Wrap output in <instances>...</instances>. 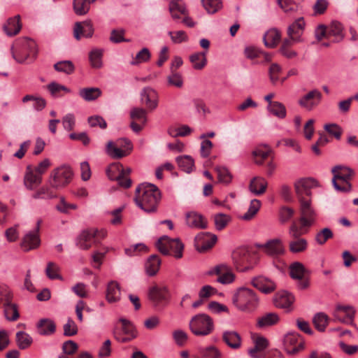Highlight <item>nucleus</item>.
Listing matches in <instances>:
<instances>
[{"label": "nucleus", "instance_id": "1", "mask_svg": "<svg viewBox=\"0 0 358 358\" xmlns=\"http://www.w3.org/2000/svg\"><path fill=\"white\" fill-rule=\"evenodd\" d=\"M160 199V191L153 184L142 183L136 189L134 201L145 213L156 212Z\"/></svg>", "mask_w": 358, "mask_h": 358}, {"label": "nucleus", "instance_id": "2", "mask_svg": "<svg viewBox=\"0 0 358 358\" xmlns=\"http://www.w3.org/2000/svg\"><path fill=\"white\" fill-rule=\"evenodd\" d=\"M231 301L238 310L248 313L254 312L259 306V298L255 292L244 287L234 292Z\"/></svg>", "mask_w": 358, "mask_h": 358}, {"label": "nucleus", "instance_id": "3", "mask_svg": "<svg viewBox=\"0 0 358 358\" xmlns=\"http://www.w3.org/2000/svg\"><path fill=\"white\" fill-rule=\"evenodd\" d=\"M13 57L19 63L36 58L37 54L36 44L29 38H19L11 48Z\"/></svg>", "mask_w": 358, "mask_h": 358}, {"label": "nucleus", "instance_id": "4", "mask_svg": "<svg viewBox=\"0 0 358 358\" xmlns=\"http://www.w3.org/2000/svg\"><path fill=\"white\" fill-rule=\"evenodd\" d=\"M189 329L196 336H206L213 332L214 323L209 315L200 313L194 315L191 319Z\"/></svg>", "mask_w": 358, "mask_h": 358}, {"label": "nucleus", "instance_id": "5", "mask_svg": "<svg viewBox=\"0 0 358 358\" xmlns=\"http://www.w3.org/2000/svg\"><path fill=\"white\" fill-rule=\"evenodd\" d=\"M155 245L158 250L164 255H169L172 252L176 259L182 257L184 245L179 238H171L167 236H163L157 240Z\"/></svg>", "mask_w": 358, "mask_h": 358}, {"label": "nucleus", "instance_id": "6", "mask_svg": "<svg viewBox=\"0 0 358 358\" xmlns=\"http://www.w3.org/2000/svg\"><path fill=\"white\" fill-rule=\"evenodd\" d=\"M73 171L70 167L62 166L52 171L48 179V185L55 190L65 187L70 182Z\"/></svg>", "mask_w": 358, "mask_h": 358}, {"label": "nucleus", "instance_id": "7", "mask_svg": "<svg viewBox=\"0 0 358 358\" xmlns=\"http://www.w3.org/2000/svg\"><path fill=\"white\" fill-rule=\"evenodd\" d=\"M289 275L294 280H299L297 287L300 289H305L310 285L309 280L307 275L310 272L304 265L299 262H295L290 264L289 267Z\"/></svg>", "mask_w": 358, "mask_h": 358}, {"label": "nucleus", "instance_id": "8", "mask_svg": "<svg viewBox=\"0 0 358 358\" xmlns=\"http://www.w3.org/2000/svg\"><path fill=\"white\" fill-rule=\"evenodd\" d=\"M119 321L122 323L121 329L116 327L113 331L115 338L120 343H127L136 336L135 328L132 323L124 318H120Z\"/></svg>", "mask_w": 358, "mask_h": 358}, {"label": "nucleus", "instance_id": "9", "mask_svg": "<svg viewBox=\"0 0 358 358\" xmlns=\"http://www.w3.org/2000/svg\"><path fill=\"white\" fill-rule=\"evenodd\" d=\"M301 203L300 211L301 228L309 227L315 222L316 213L310 205V199L308 198H302L299 200Z\"/></svg>", "mask_w": 358, "mask_h": 358}, {"label": "nucleus", "instance_id": "10", "mask_svg": "<svg viewBox=\"0 0 358 358\" xmlns=\"http://www.w3.org/2000/svg\"><path fill=\"white\" fill-rule=\"evenodd\" d=\"M322 94L317 89H313L302 96L299 100V105L308 111L313 110L320 105Z\"/></svg>", "mask_w": 358, "mask_h": 358}, {"label": "nucleus", "instance_id": "11", "mask_svg": "<svg viewBox=\"0 0 358 358\" xmlns=\"http://www.w3.org/2000/svg\"><path fill=\"white\" fill-rule=\"evenodd\" d=\"M256 247L271 257H278L285 253V248L282 241L280 238H273L265 243L257 244Z\"/></svg>", "mask_w": 358, "mask_h": 358}, {"label": "nucleus", "instance_id": "12", "mask_svg": "<svg viewBox=\"0 0 358 358\" xmlns=\"http://www.w3.org/2000/svg\"><path fill=\"white\" fill-rule=\"evenodd\" d=\"M209 275H217L218 277L216 281L222 285L232 283L235 280V275L231 268L225 264L215 266L208 271Z\"/></svg>", "mask_w": 358, "mask_h": 358}, {"label": "nucleus", "instance_id": "13", "mask_svg": "<svg viewBox=\"0 0 358 358\" xmlns=\"http://www.w3.org/2000/svg\"><path fill=\"white\" fill-rule=\"evenodd\" d=\"M217 237L210 232H200L194 238V246L199 252H204L211 248L217 242Z\"/></svg>", "mask_w": 358, "mask_h": 358}, {"label": "nucleus", "instance_id": "14", "mask_svg": "<svg viewBox=\"0 0 358 358\" xmlns=\"http://www.w3.org/2000/svg\"><path fill=\"white\" fill-rule=\"evenodd\" d=\"M283 345L285 350L289 355L297 353L303 347L300 336L295 332H289L285 336Z\"/></svg>", "mask_w": 358, "mask_h": 358}, {"label": "nucleus", "instance_id": "15", "mask_svg": "<svg viewBox=\"0 0 358 358\" xmlns=\"http://www.w3.org/2000/svg\"><path fill=\"white\" fill-rule=\"evenodd\" d=\"M40 224L41 220H38L36 229L28 232L24 236L21 243V248L24 252L34 250L40 245L41 240L38 235Z\"/></svg>", "mask_w": 358, "mask_h": 358}, {"label": "nucleus", "instance_id": "16", "mask_svg": "<svg viewBox=\"0 0 358 358\" xmlns=\"http://www.w3.org/2000/svg\"><path fill=\"white\" fill-rule=\"evenodd\" d=\"M148 298L155 306H158L163 302L167 303L169 300L170 294L166 287L155 285L150 288Z\"/></svg>", "mask_w": 358, "mask_h": 358}, {"label": "nucleus", "instance_id": "17", "mask_svg": "<svg viewBox=\"0 0 358 358\" xmlns=\"http://www.w3.org/2000/svg\"><path fill=\"white\" fill-rule=\"evenodd\" d=\"M141 101L150 110L156 109L158 106V94L150 87H144L141 92Z\"/></svg>", "mask_w": 358, "mask_h": 358}, {"label": "nucleus", "instance_id": "18", "mask_svg": "<svg viewBox=\"0 0 358 358\" xmlns=\"http://www.w3.org/2000/svg\"><path fill=\"white\" fill-rule=\"evenodd\" d=\"M97 234L98 230L96 229L83 230L76 239V246L80 250H89L92 247V240L97 236Z\"/></svg>", "mask_w": 358, "mask_h": 358}, {"label": "nucleus", "instance_id": "19", "mask_svg": "<svg viewBox=\"0 0 358 358\" xmlns=\"http://www.w3.org/2000/svg\"><path fill=\"white\" fill-rule=\"evenodd\" d=\"M43 180V178L34 172V167L28 165L26 167L23 182L28 190H34L39 186Z\"/></svg>", "mask_w": 358, "mask_h": 358}, {"label": "nucleus", "instance_id": "20", "mask_svg": "<svg viewBox=\"0 0 358 358\" xmlns=\"http://www.w3.org/2000/svg\"><path fill=\"white\" fill-rule=\"evenodd\" d=\"M355 311L352 307L348 306L338 305L334 310L335 318L345 324L353 323Z\"/></svg>", "mask_w": 358, "mask_h": 358}, {"label": "nucleus", "instance_id": "21", "mask_svg": "<svg viewBox=\"0 0 358 358\" xmlns=\"http://www.w3.org/2000/svg\"><path fill=\"white\" fill-rule=\"evenodd\" d=\"M251 283L255 288L264 294H270L276 289V285L272 280L262 275L253 278Z\"/></svg>", "mask_w": 358, "mask_h": 358}, {"label": "nucleus", "instance_id": "22", "mask_svg": "<svg viewBox=\"0 0 358 358\" xmlns=\"http://www.w3.org/2000/svg\"><path fill=\"white\" fill-rule=\"evenodd\" d=\"M315 185V180L313 178H302L295 183L296 193L299 199L308 198L310 195V189Z\"/></svg>", "mask_w": 358, "mask_h": 358}, {"label": "nucleus", "instance_id": "23", "mask_svg": "<svg viewBox=\"0 0 358 358\" xmlns=\"http://www.w3.org/2000/svg\"><path fill=\"white\" fill-rule=\"evenodd\" d=\"M93 33L94 28L90 21L78 22L75 24L73 36L77 40H80L82 36L92 37Z\"/></svg>", "mask_w": 358, "mask_h": 358}, {"label": "nucleus", "instance_id": "24", "mask_svg": "<svg viewBox=\"0 0 358 358\" xmlns=\"http://www.w3.org/2000/svg\"><path fill=\"white\" fill-rule=\"evenodd\" d=\"M294 301V296L286 291L278 292L273 299L275 306L283 309L289 308Z\"/></svg>", "mask_w": 358, "mask_h": 358}, {"label": "nucleus", "instance_id": "25", "mask_svg": "<svg viewBox=\"0 0 358 358\" xmlns=\"http://www.w3.org/2000/svg\"><path fill=\"white\" fill-rule=\"evenodd\" d=\"M186 224L191 228L206 229V219L196 212H189L186 214Z\"/></svg>", "mask_w": 358, "mask_h": 358}, {"label": "nucleus", "instance_id": "26", "mask_svg": "<svg viewBox=\"0 0 358 358\" xmlns=\"http://www.w3.org/2000/svg\"><path fill=\"white\" fill-rule=\"evenodd\" d=\"M223 341L231 349L237 350L241 348L242 339L240 334L235 331H225L222 333Z\"/></svg>", "mask_w": 358, "mask_h": 358}, {"label": "nucleus", "instance_id": "27", "mask_svg": "<svg viewBox=\"0 0 358 358\" xmlns=\"http://www.w3.org/2000/svg\"><path fill=\"white\" fill-rule=\"evenodd\" d=\"M37 331L42 336H50L56 331V325L53 320L48 318L41 319L36 324Z\"/></svg>", "mask_w": 358, "mask_h": 358}, {"label": "nucleus", "instance_id": "28", "mask_svg": "<svg viewBox=\"0 0 358 358\" xmlns=\"http://www.w3.org/2000/svg\"><path fill=\"white\" fill-rule=\"evenodd\" d=\"M20 16L19 15H15L13 17L9 18L7 22L4 24L3 29L6 35L8 36H13L17 34L21 28L22 25L20 22Z\"/></svg>", "mask_w": 358, "mask_h": 358}, {"label": "nucleus", "instance_id": "29", "mask_svg": "<svg viewBox=\"0 0 358 358\" xmlns=\"http://www.w3.org/2000/svg\"><path fill=\"white\" fill-rule=\"evenodd\" d=\"M120 287L117 282L112 280L108 283L106 288V300L109 303H115L120 299Z\"/></svg>", "mask_w": 358, "mask_h": 358}, {"label": "nucleus", "instance_id": "30", "mask_svg": "<svg viewBox=\"0 0 358 358\" xmlns=\"http://www.w3.org/2000/svg\"><path fill=\"white\" fill-rule=\"evenodd\" d=\"M267 182L264 178L255 177L250 182L249 189L254 194L261 195L265 192Z\"/></svg>", "mask_w": 358, "mask_h": 358}, {"label": "nucleus", "instance_id": "31", "mask_svg": "<svg viewBox=\"0 0 358 358\" xmlns=\"http://www.w3.org/2000/svg\"><path fill=\"white\" fill-rule=\"evenodd\" d=\"M161 265V260L157 255H152L148 257L145 264V270L149 276L157 274Z\"/></svg>", "mask_w": 358, "mask_h": 358}, {"label": "nucleus", "instance_id": "32", "mask_svg": "<svg viewBox=\"0 0 358 358\" xmlns=\"http://www.w3.org/2000/svg\"><path fill=\"white\" fill-rule=\"evenodd\" d=\"M280 33L276 29H271L266 31L263 37L266 47L273 48L276 46L280 39Z\"/></svg>", "mask_w": 358, "mask_h": 358}, {"label": "nucleus", "instance_id": "33", "mask_svg": "<svg viewBox=\"0 0 358 358\" xmlns=\"http://www.w3.org/2000/svg\"><path fill=\"white\" fill-rule=\"evenodd\" d=\"M189 61L195 70H201L207 64L206 52H197L189 56Z\"/></svg>", "mask_w": 358, "mask_h": 358}, {"label": "nucleus", "instance_id": "34", "mask_svg": "<svg viewBox=\"0 0 358 358\" xmlns=\"http://www.w3.org/2000/svg\"><path fill=\"white\" fill-rule=\"evenodd\" d=\"M331 36L335 37L334 42H340L343 39V27L341 23L337 21L331 23L327 31V38Z\"/></svg>", "mask_w": 358, "mask_h": 358}, {"label": "nucleus", "instance_id": "35", "mask_svg": "<svg viewBox=\"0 0 358 358\" xmlns=\"http://www.w3.org/2000/svg\"><path fill=\"white\" fill-rule=\"evenodd\" d=\"M308 245V241L306 238H294L289 243V250L294 254L301 253L307 250Z\"/></svg>", "mask_w": 358, "mask_h": 358}, {"label": "nucleus", "instance_id": "36", "mask_svg": "<svg viewBox=\"0 0 358 358\" xmlns=\"http://www.w3.org/2000/svg\"><path fill=\"white\" fill-rule=\"evenodd\" d=\"M79 95L86 101H92L101 95V91L98 87H85L79 90Z\"/></svg>", "mask_w": 358, "mask_h": 358}, {"label": "nucleus", "instance_id": "37", "mask_svg": "<svg viewBox=\"0 0 358 358\" xmlns=\"http://www.w3.org/2000/svg\"><path fill=\"white\" fill-rule=\"evenodd\" d=\"M279 316L275 313H268L258 319L257 326L264 328L277 324L279 321Z\"/></svg>", "mask_w": 358, "mask_h": 358}, {"label": "nucleus", "instance_id": "38", "mask_svg": "<svg viewBox=\"0 0 358 358\" xmlns=\"http://www.w3.org/2000/svg\"><path fill=\"white\" fill-rule=\"evenodd\" d=\"M331 172L334 175V178H337L339 179L351 180L354 175V171L352 169L349 167L342 166H334L332 169Z\"/></svg>", "mask_w": 358, "mask_h": 358}, {"label": "nucleus", "instance_id": "39", "mask_svg": "<svg viewBox=\"0 0 358 358\" xmlns=\"http://www.w3.org/2000/svg\"><path fill=\"white\" fill-rule=\"evenodd\" d=\"M53 188L50 185L43 186L36 191L31 197L34 199H51L56 197V194L53 192Z\"/></svg>", "mask_w": 358, "mask_h": 358}, {"label": "nucleus", "instance_id": "40", "mask_svg": "<svg viewBox=\"0 0 358 358\" xmlns=\"http://www.w3.org/2000/svg\"><path fill=\"white\" fill-rule=\"evenodd\" d=\"M169 10L173 19H179L180 15L176 13L180 14H186V8L182 0H173L169 4Z\"/></svg>", "mask_w": 358, "mask_h": 358}, {"label": "nucleus", "instance_id": "41", "mask_svg": "<svg viewBox=\"0 0 358 358\" xmlns=\"http://www.w3.org/2000/svg\"><path fill=\"white\" fill-rule=\"evenodd\" d=\"M176 162L179 167L182 171L187 173H190L192 171L193 168L194 166V161L192 158V157L189 155L178 157L176 158Z\"/></svg>", "mask_w": 358, "mask_h": 358}, {"label": "nucleus", "instance_id": "42", "mask_svg": "<svg viewBox=\"0 0 358 358\" xmlns=\"http://www.w3.org/2000/svg\"><path fill=\"white\" fill-rule=\"evenodd\" d=\"M267 110L278 118L283 119L286 117L285 106L280 102L274 101L271 105H268Z\"/></svg>", "mask_w": 358, "mask_h": 358}, {"label": "nucleus", "instance_id": "43", "mask_svg": "<svg viewBox=\"0 0 358 358\" xmlns=\"http://www.w3.org/2000/svg\"><path fill=\"white\" fill-rule=\"evenodd\" d=\"M261 207V201L258 199H252L250 201L248 211L241 216V219L243 220H251L259 211Z\"/></svg>", "mask_w": 358, "mask_h": 358}, {"label": "nucleus", "instance_id": "44", "mask_svg": "<svg viewBox=\"0 0 358 358\" xmlns=\"http://www.w3.org/2000/svg\"><path fill=\"white\" fill-rule=\"evenodd\" d=\"M329 321V317L324 313H318L313 318L315 327L319 331H324Z\"/></svg>", "mask_w": 358, "mask_h": 358}, {"label": "nucleus", "instance_id": "45", "mask_svg": "<svg viewBox=\"0 0 358 358\" xmlns=\"http://www.w3.org/2000/svg\"><path fill=\"white\" fill-rule=\"evenodd\" d=\"M54 69L58 72L67 75L72 74L75 71V66L70 60L60 61L54 64Z\"/></svg>", "mask_w": 358, "mask_h": 358}, {"label": "nucleus", "instance_id": "46", "mask_svg": "<svg viewBox=\"0 0 358 358\" xmlns=\"http://www.w3.org/2000/svg\"><path fill=\"white\" fill-rule=\"evenodd\" d=\"M17 346L21 350L28 348L33 342L32 338L24 331H18L16 334Z\"/></svg>", "mask_w": 358, "mask_h": 358}, {"label": "nucleus", "instance_id": "47", "mask_svg": "<svg viewBox=\"0 0 358 358\" xmlns=\"http://www.w3.org/2000/svg\"><path fill=\"white\" fill-rule=\"evenodd\" d=\"M215 229L221 231L224 229L231 221V217L224 213H217L213 217Z\"/></svg>", "mask_w": 358, "mask_h": 358}, {"label": "nucleus", "instance_id": "48", "mask_svg": "<svg viewBox=\"0 0 358 358\" xmlns=\"http://www.w3.org/2000/svg\"><path fill=\"white\" fill-rule=\"evenodd\" d=\"M3 307L4 308V315L8 320L15 321L19 318L20 315L16 304L10 302L3 306Z\"/></svg>", "mask_w": 358, "mask_h": 358}, {"label": "nucleus", "instance_id": "49", "mask_svg": "<svg viewBox=\"0 0 358 358\" xmlns=\"http://www.w3.org/2000/svg\"><path fill=\"white\" fill-rule=\"evenodd\" d=\"M90 0H73V10L78 15L86 14L90 8Z\"/></svg>", "mask_w": 358, "mask_h": 358}, {"label": "nucleus", "instance_id": "50", "mask_svg": "<svg viewBox=\"0 0 358 358\" xmlns=\"http://www.w3.org/2000/svg\"><path fill=\"white\" fill-rule=\"evenodd\" d=\"M350 180L339 179L337 178H332V184L335 189L341 192H349L352 189Z\"/></svg>", "mask_w": 358, "mask_h": 358}, {"label": "nucleus", "instance_id": "51", "mask_svg": "<svg viewBox=\"0 0 358 358\" xmlns=\"http://www.w3.org/2000/svg\"><path fill=\"white\" fill-rule=\"evenodd\" d=\"M103 51L100 49H94L90 52L89 58L93 68L99 69L102 66Z\"/></svg>", "mask_w": 358, "mask_h": 358}, {"label": "nucleus", "instance_id": "52", "mask_svg": "<svg viewBox=\"0 0 358 358\" xmlns=\"http://www.w3.org/2000/svg\"><path fill=\"white\" fill-rule=\"evenodd\" d=\"M124 171L123 166L119 163L110 164L106 169V174L111 180H115Z\"/></svg>", "mask_w": 358, "mask_h": 358}, {"label": "nucleus", "instance_id": "53", "mask_svg": "<svg viewBox=\"0 0 358 358\" xmlns=\"http://www.w3.org/2000/svg\"><path fill=\"white\" fill-rule=\"evenodd\" d=\"M333 236V232L329 228H324L317 232L315 234V240L318 245H322L329 239L331 238Z\"/></svg>", "mask_w": 358, "mask_h": 358}, {"label": "nucleus", "instance_id": "54", "mask_svg": "<svg viewBox=\"0 0 358 358\" xmlns=\"http://www.w3.org/2000/svg\"><path fill=\"white\" fill-rule=\"evenodd\" d=\"M13 294L10 288L3 284H0V306L8 304L12 301Z\"/></svg>", "mask_w": 358, "mask_h": 358}, {"label": "nucleus", "instance_id": "55", "mask_svg": "<svg viewBox=\"0 0 358 358\" xmlns=\"http://www.w3.org/2000/svg\"><path fill=\"white\" fill-rule=\"evenodd\" d=\"M146 110L143 108L135 107L131 108L130 111V117L133 121L138 120L142 122L145 125L147 122Z\"/></svg>", "mask_w": 358, "mask_h": 358}, {"label": "nucleus", "instance_id": "56", "mask_svg": "<svg viewBox=\"0 0 358 358\" xmlns=\"http://www.w3.org/2000/svg\"><path fill=\"white\" fill-rule=\"evenodd\" d=\"M151 54L147 48L141 49L136 55V57L131 62V64L136 66L141 63L147 62L150 60Z\"/></svg>", "mask_w": 358, "mask_h": 358}, {"label": "nucleus", "instance_id": "57", "mask_svg": "<svg viewBox=\"0 0 358 358\" xmlns=\"http://www.w3.org/2000/svg\"><path fill=\"white\" fill-rule=\"evenodd\" d=\"M59 267L57 264L52 262H50L47 264L45 268L46 275L51 280L59 279L62 280V276L59 274Z\"/></svg>", "mask_w": 358, "mask_h": 358}, {"label": "nucleus", "instance_id": "58", "mask_svg": "<svg viewBox=\"0 0 358 358\" xmlns=\"http://www.w3.org/2000/svg\"><path fill=\"white\" fill-rule=\"evenodd\" d=\"M204 8L209 13H215L222 6L221 0H201Z\"/></svg>", "mask_w": 358, "mask_h": 358}, {"label": "nucleus", "instance_id": "59", "mask_svg": "<svg viewBox=\"0 0 358 358\" xmlns=\"http://www.w3.org/2000/svg\"><path fill=\"white\" fill-rule=\"evenodd\" d=\"M106 151L111 157L115 159H120L127 155L126 152L115 146L113 141H109L107 143Z\"/></svg>", "mask_w": 358, "mask_h": 358}, {"label": "nucleus", "instance_id": "60", "mask_svg": "<svg viewBox=\"0 0 358 358\" xmlns=\"http://www.w3.org/2000/svg\"><path fill=\"white\" fill-rule=\"evenodd\" d=\"M273 150L266 144L259 145L253 152L252 155L255 158L259 157L262 159H266L271 153Z\"/></svg>", "mask_w": 358, "mask_h": 358}, {"label": "nucleus", "instance_id": "61", "mask_svg": "<svg viewBox=\"0 0 358 358\" xmlns=\"http://www.w3.org/2000/svg\"><path fill=\"white\" fill-rule=\"evenodd\" d=\"M215 171L217 173L218 180L220 182L226 185L231 182L232 176L227 168L219 166L215 168Z\"/></svg>", "mask_w": 358, "mask_h": 358}, {"label": "nucleus", "instance_id": "62", "mask_svg": "<svg viewBox=\"0 0 358 358\" xmlns=\"http://www.w3.org/2000/svg\"><path fill=\"white\" fill-rule=\"evenodd\" d=\"M200 352L204 358H221L222 357V353L215 346L203 348Z\"/></svg>", "mask_w": 358, "mask_h": 358}, {"label": "nucleus", "instance_id": "63", "mask_svg": "<svg viewBox=\"0 0 358 358\" xmlns=\"http://www.w3.org/2000/svg\"><path fill=\"white\" fill-rule=\"evenodd\" d=\"M64 335L66 336H72L78 333V327L75 322L71 318H68L67 322L64 325Z\"/></svg>", "mask_w": 358, "mask_h": 358}, {"label": "nucleus", "instance_id": "64", "mask_svg": "<svg viewBox=\"0 0 358 358\" xmlns=\"http://www.w3.org/2000/svg\"><path fill=\"white\" fill-rule=\"evenodd\" d=\"M294 211L292 208L283 206L279 210V220L282 224L287 222L293 216Z\"/></svg>", "mask_w": 358, "mask_h": 358}]
</instances>
